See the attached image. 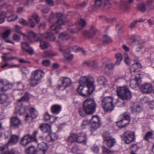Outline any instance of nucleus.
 Wrapping results in <instances>:
<instances>
[{
    "instance_id": "obj_1",
    "label": "nucleus",
    "mask_w": 154,
    "mask_h": 154,
    "mask_svg": "<svg viewBox=\"0 0 154 154\" xmlns=\"http://www.w3.org/2000/svg\"><path fill=\"white\" fill-rule=\"evenodd\" d=\"M94 79L90 76L82 77L79 81V85L77 88L78 93L83 97H88L95 89Z\"/></svg>"
},
{
    "instance_id": "obj_2",
    "label": "nucleus",
    "mask_w": 154,
    "mask_h": 154,
    "mask_svg": "<svg viewBox=\"0 0 154 154\" xmlns=\"http://www.w3.org/2000/svg\"><path fill=\"white\" fill-rule=\"evenodd\" d=\"M82 106L85 113L87 115H91L95 112L97 104L94 99L88 98L84 101Z\"/></svg>"
},
{
    "instance_id": "obj_3",
    "label": "nucleus",
    "mask_w": 154,
    "mask_h": 154,
    "mask_svg": "<svg viewBox=\"0 0 154 154\" xmlns=\"http://www.w3.org/2000/svg\"><path fill=\"white\" fill-rule=\"evenodd\" d=\"M38 150L35 149L34 146H30L26 149L27 154H45L48 149L47 143L42 142L38 145Z\"/></svg>"
},
{
    "instance_id": "obj_4",
    "label": "nucleus",
    "mask_w": 154,
    "mask_h": 154,
    "mask_svg": "<svg viewBox=\"0 0 154 154\" xmlns=\"http://www.w3.org/2000/svg\"><path fill=\"white\" fill-rule=\"evenodd\" d=\"M116 92L119 98L122 100H129L132 97L131 93L126 86L118 87Z\"/></svg>"
},
{
    "instance_id": "obj_5",
    "label": "nucleus",
    "mask_w": 154,
    "mask_h": 154,
    "mask_svg": "<svg viewBox=\"0 0 154 154\" xmlns=\"http://www.w3.org/2000/svg\"><path fill=\"white\" fill-rule=\"evenodd\" d=\"M44 73L42 71L37 70L32 72L30 79V84L32 86H35L41 82V80L42 77V73Z\"/></svg>"
},
{
    "instance_id": "obj_6",
    "label": "nucleus",
    "mask_w": 154,
    "mask_h": 154,
    "mask_svg": "<svg viewBox=\"0 0 154 154\" xmlns=\"http://www.w3.org/2000/svg\"><path fill=\"white\" fill-rule=\"evenodd\" d=\"M27 38L28 41L30 43H33V42L31 40V38H34V40L35 41H40V46L42 49L46 48L49 46L48 43L45 41H42L32 31H30L28 32V35L26 37Z\"/></svg>"
},
{
    "instance_id": "obj_7",
    "label": "nucleus",
    "mask_w": 154,
    "mask_h": 154,
    "mask_svg": "<svg viewBox=\"0 0 154 154\" xmlns=\"http://www.w3.org/2000/svg\"><path fill=\"white\" fill-rule=\"evenodd\" d=\"M113 98L110 97L103 98L102 104L103 108L105 111L111 112L113 110L114 107L113 103Z\"/></svg>"
},
{
    "instance_id": "obj_8",
    "label": "nucleus",
    "mask_w": 154,
    "mask_h": 154,
    "mask_svg": "<svg viewBox=\"0 0 154 154\" xmlns=\"http://www.w3.org/2000/svg\"><path fill=\"white\" fill-rule=\"evenodd\" d=\"M37 133L38 131H35L33 132L32 136L29 134L25 135L20 140V144L23 146H26L33 141L37 142L36 136Z\"/></svg>"
},
{
    "instance_id": "obj_9",
    "label": "nucleus",
    "mask_w": 154,
    "mask_h": 154,
    "mask_svg": "<svg viewBox=\"0 0 154 154\" xmlns=\"http://www.w3.org/2000/svg\"><path fill=\"white\" fill-rule=\"evenodd\" d=\"M90 122L91 123L90 130L91 132L96 130L100 127L101 125L100 118L99 116H92Z\"/></svg>"
},
{
    "instance_id": "obj_10",
    "label": "nucleus",
    "mask_w": 154,
    "mask_h": 154,
    "mask_svg": "<svg viewBox=\"0 0 154 154\" xmlns=\"http://www.w3.org/2000/svg\"><path fill=\"white\" fill-rule=\"evenodd\" d=\"M121 139L127 144H129L135 140L134 133L130 131H127L124 133L121 136Z\"/></svg>"
},
{
    "instance_id": "obj_11",
    "label": "nucleus",
    "mask_w": 154,
    "mask_h": 154,
    "mask_svg": "<svg viewBox=\"0 0 154 154\" xmlns=\"http://www.w3.org/2000/svg\"><path fill=\"white\" fill-rule=\"evenodd\" d=\"M97 31V29L94 26H92L88 30L84 31L83 35L85 38H92L95 35Z\"/></svg>"
},
{
    "instance_id": "obj_12",
    "label": "nucleus",
    "mask_w": 154,
    "mask_h": 154,
    "mask_svg": "<svg viewBox=\"0 0 154 154\" xmlns=\"http://www.w3.org/2000/svg\"><path fill=\"white\" fill-rule=\"evenodd\" d=\"M130 120V116H123L121 120L116 122V125L119 128H123L129 123Z\"/></svg>"
},
{
    "instance_id": "obj_13",
    "label": "nucleus",
    "mask_w": 154,
    "mask_h": 154,
    "mask_svg": "<svg viewBox=\"0 0 154 154\" xmlns=\"http://www.w3.org/2000/svg\"><path fill=\"white\" fill-rule=\"evenodd\" d=\"M22 123L20 120L17 116L12 117L10 120V126L14 128H17Z\"/></svg>"
},
{
    "instance_id": "obj_14",
    "label": "nucleus",
    "mask_w": 154,
    "mask_h": 154,
    "mask_svg": "<svg viewBox=\"0 0 154 154\" xmlns=\"http://www.w3.org/2000/svg\"><path fill=\"white\" fill-rule=\"evenodd\" d=\"M141 91L143 94H150L152 91V85L148 83H145L142 85L140 87Z\"/></svg>"
},
{
    "instance_id": "obj_15",
    "label": "nucleus",
    "mask_w": 154,
    "mask_h": 154,
    "mask_svg": "<svg viewBox=\"0 0 154 154\" xmlns=\"http://www.w3.org/2000/svg\"><path fill=\"white\" fill-rule=\"evenodd\" d=\"M141 82V79L139 74L137 75L134 79H131L130 81V85L133 88L139 87Z\"/></svg>"
},
{
    "instance_id": "obj_16",
    "label": "nucleus",
    "mask_w": 154,
    "mask_h": 154,
    "mask_svg": "<svg viewBox=\"0 0 154 154\" xmlns=\"http://www.w3.org/2000/svg\"><path fill=\"white\" fill-rule=\"evenodd\" d=\"M11 33V29L10 28L7 29H5L4 32L2 34L1 38L2 39L4 40L6 42L14 44V43L12 42L7 39L9 37Z\"/></svg>"
},
{
    "instance_id": "obj_17",
    "label": "nucleus",
    "mask_w": 154,
    "mask_h": 154,
    "mask_svg": "<svg viewBox=\"0 0 154 154\" xmlns=\"http://www.w3.org/2000/svg\"><path fill=\"white\" fill-rule=\"evenodd\" d=\"M76 142L81 143L85 142L87 139V136L85 133H80L76 134Z\"/></svg>"
},
{
    "instance_id": "obj_18",
    "label": "nucleus",
    "mask_w": 154,
    "mask_h": 154,
    "mask_svg": "<svg viewBox=\"0 0 154 154\" xmlns=\"http://www.w3.org/2000/svg\"><path fill=\"white\" fill-rule=\"evenodd\" d=\"M39 128L44 133H50L51 131V126L46 123L41 124L39 126Z\"/></svg>"
},
{
    "instance_id": "obj_19",
    "label": "nucleus",
    "mask_w": 154,
    "mask_h": 154,
    "mask_svg": "<svg viewBox=\"0 0 154 154\" xmlns=\"http://www.w3.org/2000/svg\"><path fill=\"white\" fill-rule=\"evenodd\" d=\"M142 68L141 64L137 62H136L135 64L131 65L130 68V70L131 73L133 72H137L140 71Z\"/></svg>"
},
{
    "instance_id": "obj_20",
    "label": "nucleus",
    "mask_w": 154,
    "mask_h": 154,
    "mask_svg": "<svg viewBox=\"0 0 154 154\" xmlns=\"http://www.w3.org/2000/svg\"><path fill=\"white\" fill-rule=\"evenodd\" d=\"M58 137L57 134L50 132L46 137V140L48 142H53L57 139Z\"/></svg>"
},
{
    "instance_id": "obj_21",
    "label": "nucleus",
    "mask_w": 154,
    "mask_h": 154,
    "mask_svg": "<svg viewBox=\"0 0 154 154\" xmlns=\"http://www.w3.org/2000/svg\"><path fill=\"white\" fill-rule=\"evenodd\" d=\"M22 47L23 50L28 52L30 54L33 53L32 49L29 47V44L27 42H23L22 44Z\"/></svg>"
},
{
    "instance_id": "obj_22",
    "label": "nucleus",
    "mask_w": 154,
    "mask_h": 154,
    "mask_svg": "<svg viewBox=\"0 0 154 154\" xmlns=\"http://www.w3.org/2000/svg\"><path fill=\"white\" fill-rule=\"evenodd\" d=\"M109 4V0H95V5L96 6H105Z\"/></svg>"
},
{
    "instance_id": "obj_23",
    "label": "nucleus",
    "mask_w": 154,
    "mask_h": 154,
    "mask_svg": "<svg viewBox=\"0 0 154 154\" xmlns=\"http://www.w3.org/2000/svg\"><path fill=\"white\" fill-rule=\"evenodd\" d=\"M19 139L18 136L13 135L10 138V139L8 141L7 143L8 145H14L16 144L18 142Z\"/></svg>"
},
{
    "instance_id": "obj_24",
    "label": "nucleus",
    "mask_w": 154,
    "mask_h": 154,
    "mask_svg": "<svg viewBox=\"0 0 154 154\" xmlns=\"http://www.w3.org/2000/svg\"><path fill=\"white\" fill-rule=\"evenodd\" d=\"M62 83L64 85L63 89H66L67 87L71 85L72 82L71 80L67 78H63Z\"/></svg>"
},
{
    "instance_id": "obj_25",
    "label": "nucleus",
    "mask_w": 154,
    "mask_h": 154,
    "mask_svg": "<svg viewBox=\"0 0 154 154\" xmlns=\"http://www.w3.org/2000/svg\"><path fill=\"white\" fill-rule=\"evenodd\" d=\"M61 107L60 105H54L51 107V110L52 112L55 114H58L60 111Z\"/></svg>"
},
{
    "instance_id": "obj_26",
    "label": "nucleus",
    "mask_w": 154,
    "mask_h": 154,
    "mask_svg": "<svg viewBox=\"0 0 154 154\" xmlns=\"http://www.w3.org/2000/svg\"><path fill=\"white\" fill-rule=\"evenodd\" d=\"M58 119L56 116H44V120L50 123H52Z\"/></svg>"
},
{
    "instance_id": "obj_27",
    "label": "nucleus",
    "mask_w": 154,
    "mask_h": 154,
    "mask_svg": "<svg viewBox=\"0 0 154 154\" xmlns=\"http://www.w3.org/2000/svg\"><path fill=\"white\" fill-rule=\"evenodd\" d=\"M105 142H106L107 146L109 148H111L116 143V141L115 138L111 137L108 139H107L106 140Z\"/></svg>"
},
{
    "instance_id": "obj_28",
    "label": "nucleus",
    "mask_w": 154,
    "mask_h": 154,
    "mask_svg": "<svg viewBox=\"0 0 154 154\" xmlns=\"http://www.w3.org/2000/svg\"><path fill=\"white\" fill-rule=\"evenodd\" d=\"M66 141L67 143L69 144L76 142V134L73 133H71L70 136L66 140Z\"/></svg>"
},
{
    "instance_id": "obj_29",
    "label": "nucleus",
    "mask_w": 154,
    "mask_h": 154,
    "mask_svg": "<svg viewBox=\"0 0 154 154\" xmlns=\"http://www.w3.org/2000/svg\"><path fill=\"white\" fill-rule=\"evenodd\" d=\"M43 37L46 39L51 41H54L56 39L55 37L51 32H46L44 34Z\"/></svg>"
},
{
    "instance_id": "obj_30",
    "label": "nucleus",
    "mask_w": 154,
    "mask_h": 154,
    "mask_svg": "<svg viewBox=\"0 0 154 154\" xmlns=\"http://www.w3.org/2000/svg\"><path fill=\"white\" fill-rule=\"evenodd\" d=\"M62 16V14L60 13H56V15L52 13L51 15L49 17L48 21L50 23H52L54 21V18H61Z\"/></svg>"
},
{
    "instance_id": "obj_31",
    "label": "nucleus",
    "mask_w": 154,
    "mask_h": 154,
    "mask_svg": "<svg viewBox=\"0 0 154 154\" xmlns=\"http://www.w3.org/2000/svg\"><path fill=\"white\" fill-rule=\"evenodd\" d=\"M59 37L62 40L65 41L69 39L70 38V36L67 33L62 32L59 34Z\"/></svg>"
},
{
    "instance_id": "obj_32",
    "label": "nucleus",
    "mask_w": 154,
    "mask_h": 154,
    "mask_svg": "<svg viewBox=\"0 0 154 154\" xmlns=\"http://www.w3.org/2000/svg\"><path fill=\"white\" fill-rule=\"evenodd\" d=\"M97 80L98 82L100 85H107V80L104 76L99 77Z\"/></svg>"
},
{
    "instance_id": "obj_33",
    "label": "nucleus",
    "mask_w": 154,
    "mask_h": 154,
    "mask_svg": "<svg viewBox=\"0 0 154 154\" xmlns=\"http://www.w3.org/2000/svg\"><path fill=\"white\" fill-rule=\"evenodd\" d=\"M111 38L107 35H104L103 38V44L106 45L111 42Z\"/></svg>"
},
{
    "instance_id": "obj_34",
    "label": "nucleus",
    "mask_w": 154,
    "mask_h": 154,
    "mask_svg": "<svg viewBox=\"0 0 154 154\" xmlns=\"http://www.w3.org/2000/svg\"><path fill=\"white\" fill-rule=\"evenodd\" d=\"M137 9L142 12H144L146 10V5L144 3H141L138 4L137 6Z\"/></svg>"
},
{
    "instance_id": "obj_35",
    "label": "nucleus",
    "mask_w": 154,
    "mask_h": 154,
    "mask_svg": "<svg viewBox=\"0 0 154 154\" xmlns=\"http://www.w3.org/2000/svg\"><path fill=\"white\" fill-rule=\"evenodd\" d=\"M153 135V132L152 131H148L145 134L143 137V139L146 141H149L150 139H152V136Z\"/></svg>"
},
{
    "instance_id": "obj_36",
    "label": "nucleus",
    "mask_w": 154,
    "mask_h": 154,
    "mask_svg": "<svg viewBox=\"0 0 154 154\" xmlns=\"http://www.w3.org/2000/svg\"><path fill=\"white\" fill-rule=\"evenodd\" d=\"M116 58V64L119 65L121 61L122 60V54L119 53H117L115 54Z\"/></svg>"
},
{
    "instance_id": "obj_37",
    "label": "nucleus",
    "mask_w": 154,
    "mask_h": 154,
    "mask_svg": "<svg viewBox=\"0 0 154 154\" xmlns=\"http://www.w3.org/2000/svg\"><path fill=\"white\" fill-rule=\"evenodd\" d=\"M144 20H143L142 19H140L137 20H135L131 22L129 25V27L131 29H132L135 27L137 23L138 22H141L144 21Z\"/></svg>"
},
{
    "instance_id": "obj_38",
    "label": "nucleus",
    "mask_w": 154,
    "mask_h": 154,
    "mask_svg": "<svg viewBox=\"0 0 154 154\" xmlns=\"http://www.w3.org/2000/svg\"><path fill=\"white\" fill-rule=\"evenodd\" d=\"M25 109L22 108L20 109L16 108L15 111V114L17 115H22L24 114Z\"/></svg>"
},
{
    "instance_id": "obj_39",
    "label": "nucleus",
    "mask_w": 154,
    "mask_h": 154,
    "mask_svg": "<svg viewBox=\"0 0 154 154\" xmlns=\"http://www.w3.org/2000/svg\"><path fill=\"white\" fill-rule=\"evenodd\" d=\"M29 99V94L27 93H26L20 99L18 100L17 102H21L23 101H26L28 100Z\"/></svg>"
},
{
    "instance_id": "obj_40",
    "label": "nucleus",
    "mask_w": 154,
    "mask_h": 154,
    "mask_svg": "<svg viewBox=\"0 0 154 154\" xmlns=\"http://www.w3.org/2000/svg\"><path fill=\"white\" fill-rule=\"evenodd\" d=\"M143 47L144 45L142 42H137L135 48V51L137 52L139 51L140 49Z\"/></svg>"
},
{
    "instance_id": "obj_41",
    "label": "nucleus",
    "mask_w": 154,
    "mask_h": 154,
    "mask_svg": "<svg viewBox=\"0 0 154 154\" xmlns=\"http://www.w3.org/2000/svg\"><path fill=\"white\" fill-rule=\"evenodd\" d=\"M102 136L104 141L106 140L107 139H108L112 137L110 136V133L109 132H104L102 134Z\"/></svg>"
},
{
    "instance_id": "obj_42",
    "label": "nucleus",
    "mask_w": 154,
    "mask_h": 154,
    "mask_svg": "<svg viewBox=\"0 0 154 154\" xmlns=\"http://www.w3.org/2000/svg\"><path fill=\"white\" fill-rule=\"evenodd\" d=\"M141 110L142 109L139 105H137L136 107L132 109V112L136 114Z\"/></svg>"
},
{
    "instance_id": "obj_43",
    "label": "nucleus",
    "mask_w": 154,
    "mask_h": 154,
    "mask_svg": "<svg viewBox=\"0 0 154 154\" xmlns=\"http://www.w3.org/2000/svg\"><path fill=\"white\" fill-rule=\"evenodd\" d=\"M78 23L81 27L84 28L86 26L87 22L85 20L81 18L78 21Z\"/></svg>"
},
{
    "instance_id": "obj_44",
    "label": "nucleus",
    "mask_w": 154,
    "mask_h": 154,
    "mask_svg": "<svg viewBox=\"0 0 154 154\" xmlns=\"http://www.w3.org/2000/svg\"><path fill=\"white\" fill-rule=\"evenodd\" d=\"M88 2L87 1H85L83 2L77 4L75 5V8L77 9L79 8H84L87 5Z\"/></svg>"
},
{
    "instance_id": "obj_45",
    "label": "nucleus",
    "mask_w": 154,
    "mask_h": 154,
    "mask_svg": "<svg viewBox=\"0 0 154 154\" xmlns=\"http://www.w3.org/2000/svg\"><path fill=\"white\" fill-rule=\"evenodd\" d=\"M0 103H3L5 102L7 100V96L5 94L1 95L0 94Z\"/></svg>"
},
{
    "instance_id": "obj_46",
    "label": "nucleus",
    "mask_w": 154,
    "mask_h": 154,
    "mask_svg": "<svg viewBox=\"0 0 154 154\" xmlns=\"http://www.w3.org/2000/svg\"><path fill=\"white\" fill-rule=\"evenodd\" d=\"M64 57L68 60H71L72 58V55L69 52H65L63 53Z\"/></svg>"
},
{
    "instance_id": "obj_47",
    "label": "nucleus",
    "mask_w": 154,
    "mask_h": 154,
    "mask_svg": "<svg viewBox=\"0 0 154 154\" xmlns=\"http://www.w3.org/2000/svg\"><path fill=\"white\" fill-rule=\"evenodd\" d=\"M57 55L56 53H52L51 51H46L44 52V57H50V56H54Z\"/></svg>"
},
{
    "instance_id": "obj_48",
    "label": "nucleus",
    "mask_w": 154,
    "mask_h": 154,
    "mask_svg": "<svg viewBox=\"0 0 154 154\" xmlns=\"http://www.w3.org/2000/svg\"><path fill=\"white\" fill-rule=\"evenodd\" d=\"M90 66L94 69L97 68L98 67V66L97 62L94 60L91 61Z\"/></svg>"
},
{
    "instance_id": "obj_49",
    "label": "nucleus",
    "mask_w": 154,
    "mask_h": 154,
    "mask_svg": "<svg viewBox=\"0 0 154 154\" xmlns=\"http://www.w3.org/2000/svg\"><path fill=\"white\" fill-rule=\"evenodd\" d=\"M30 112L32 116H36L38 114L37 110L34 108H31L30 109Z\"/></svg>"
},
{
    "instance_id": "obj_50",
    "label": "nucleus",
    "mask_w": 154,
    "mask_h": 154,
    "mask_svg": "<svg viewBox=\"0 0 154 154\" xmlns=\"http://www.w3.org/2000/svg\"><path fill=\"white\" fill-rule=\"evenodd\" d=\"M33 19L35 20L37 23H38L40 21V19L38 15L36 13L33 14L32 16Z\"/></svg>"
},
{
    "instance_id": "obj_51",
    "label": "nucleus",
    "mask_w": 154,
    "mask_h": 154,
    "mask_svg": "<svg viewBox=\"0 0 154 154\" xmlns=\"http://www.w3.org/2000/svg\"><path fill=\"white\" fill-rule=\"evenodd\" d=\"M18 18V16H16L15 17L13 16H10L7 18L8 21V22H11L15 21Z\"/></svg>"
},
{
    "instance_id": "obj_52",
    "label": "nucleus",
    "mask_w": 154,
    "mask_h": 154,
    "mask_svg": "<svg viewBox=\"0 0 154 154\" xmlns=\"http://www.w3.org/2000/svg\"><path fill=\"white\" fill-rule=\"evenodd\" d=\"M124 58L125 59V61L126 64L128 65H130V64L129 57L127 53H125L124 54Z\"/></svg>"
},
{
    "instance_id": "obj_53",
    "label": "nucleus",
    "mask_w": 154,
    "mask_h": 154,
    "mask_svg": "<svg viewBox=\"0 0 154 154\" xmlns=\"http://www.w3.org/2000/svg\"><path fill=\"white\" fill-rule=\"evenodd\" d=\"M90 120H85L83 121V123L82 125V127L83 129H84L85 127H84L88 124H90L91 126V123L90 122Z\"/></svg>"
},
{
    "instance_id": "obj_54",
    "label": "nucleus",
    "mask_w": 154,
    "mask_h": 154,
    "mask_svg": "<svg viewBox=\"0 0 154 154\" xmlns=\"http://www.w3.org/2000/svg\"><path fill=\"white\" fill-rule=\"evenodd\" d=\"M16 32L19 33L20 34H22L24 37H26L25 35L24 34H22L20 32V30L21 29V27L18 25H16L14 26Z\"/></svg>"
},
{
    "instance_id": "obj_55",
    "label": "nucleus",
    "mask_w": 154,
    "mask_h": 154,
    "mask_svg": "<svg viewBox=\"0 0 154 154\" xmlns=\"http://www.w3.org/2000/svg\"><path fill=\"white\" fill-rule=\"evenodd\" d=\"M67 31L68 32L74 34L77 32L78 30L76 28H69L68 29Z\"/></svg>"
},
{
    "instance_id": "obj_56",
    "label": "nucleus",
    "mask_w": 154,
    "mask_h": 154,
    "mask_svg": "<svg viewBox=\"0 0 154 154\" xmlns=\"http://www.w3.org/2000/svg\"><path fill=\"white\" fill-rule=\"evenodd\" d=\"M91 149L93 152L95 153H98L99 152V149L98 147L96 145H94L92 148Z\"/></svg>"
},
{
    "instance_id": "obj_57",
    "label": "nucleus",
    "mask_w": 154,
    "mask_h": 154,
    "mask_svg": "<svg viewBox=\"0 0 154 154\" xmlns=\"http://www.w3.org/2000/svg\"><path fill=\"white\" fill-rule=\"evenodd\" d=\"M28 23L29 24V26L32 28H34L35 26V24L31 18H29Z\"/></svg>"
},
{
    "instance_id": "obj_58",
    "label": "nucleus",
    "mask_w": 154,
    "mask_h": 154,
    "mask_svg": "<svg viewBox=\"0 0 154 154\" xmlns=\"http://www.w3.org/2000/svg\"><path fill=\"white\" fill-rule=\"evenodd\" d=\"M2 58L4 61H7L14 59L15 58L13 57H11L10 58L7 57L5 55L2 57Z\"/></svg>"
},
{
    "instance_id": "obj_59",
    "label": "nucleus",
    "mask_w": 154,
    "mask_h": 154,
    "mask_svg": "<svg viewBox=\"0 0 154 154\" xmlns=\"http://www.w3.org/2000/svg\"><path fill=\"white\" fill-rule=\"evenodd\" d=\"M19 22L24 25H26L28 24L27 22L23 18L20 19L19 20Z\"/></svg>"
},
{
    "instance_id": "obj_60",
    "label": "nucleus",
    "mask_w": 154,
    "mask_h": 154,
    "mask_svg": "<svg viewBox=\"0 0 154 154\" xmlns=\"http://www.w3.org/2000/svg\"><path fill=\"white\" fill-rule=\"evenodd\" d=\"M42 64L46 66H48L50 65V63L49 60H43L42 62Z\"/></svg>"
},
{
    "instance_id": "obj_61",
    "label": "nucleus",
    "mask_w": 154,
    "mask_h": 154,
    "mask_svg": "<svg viewBox=\"0 0 154 154\" xmlns=\"http://www.w3.org/2000/svg\"><path fill=\"white\" fill-rule=\"evenodd\" d=\"M102 148L103 152L104 153H110L111 152L110 150L109 149H108L106 148V147H105L104 146H103L102 147Z\"/></svg>"
},
{
    "instance_id": "obj_62",
    "label": "nucleus",
    "mask_w": 154,
    "mask_h": 154,
    "mask_svg": "<svg viewBox=\"0 0 154 154\" xmlns=\"http://www.w3.org/2000/svg\"><path fill=\"white\" fill-rule=\"evenodd\" d=\"M59 27L53 24L50 26V29L52 31L56 30Z\"/></svg>"
},
{
    "instance_id": "obj_63",
    "label": "nucleus",
    "mask_w": 154,
    "mask_h": 154,
    "mask_svg": "<svg viewBox=\"0 0 154 154\" xmlns=\"http://www.w3.org/2000/svg\"><path fill=\"white\" fill-rule=\"evenodd\" d=\"M57 23L59 26L63 24L64 22L61 18L57 19Z\"/></svg>"
},
{
    "instance_id": "obj_64",
    "label": "nucleus",
    "mask_w": 154,
    "mask_h": 154,
    "mask_svg": "<svg viewBox=\"0 0 154 154\" xmlns=\"http://www.w3.org/2000/svg\"><path fill=\"white\" fill-rule=\"evenodd\" d=\"M13 38L14 40L17 42H19L20 40V36L15 34L14 35Z\"/></svg>"
}]
</instances>
